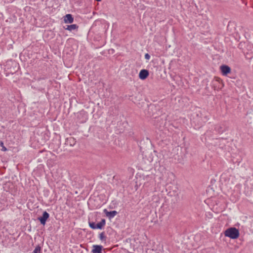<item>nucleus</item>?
<instances>
[{
    "label": "nucleus",
    "instance_id": "nucleus-8",
    "mask_svg": "<svg viewBox=\"0 0 253 253\" xmlns=\"http://www.w3.org/2000/svg\"><path fill=\"white\" fill-rule=\"evenodd\" d=\"M104 212L105 213L107 216H108L110 219H111L116 216L118 212L116 211H108L106 209L104 210Z\"/></svg>",
    "mask_w": 253,
    "mask_h": 253
},
{
    "label": "nucleus",
    "instance_id": "nucleus-2",
    "mask_svg": "<svg viewBox=\"0 0 253 253\" xmlns=\"http://www.w3.org/2000/svg\"><path fill=\"white\" fill-rule=\"evenodd\" d=\"M89 226L92 229H103L106 224V220L104 218L101 219L100 222L96 223L94 222H88Z\"/></svg>",
    "mask_w": 253,
    "mask_h": 253
},
{
    "label": "nucleus",
    "instance_id": "nucleus-1",
    "mask_svg": "<svg viewBox=\"0 0 253 253\" xmlns=\"http://www.w3.org/2000/svg\"><path fill=\"white\" fill-rule=\"evenodd\" d=\"M224 235L232 239H236L240 236L239 231L236 227H232L227 228L224 231Z\"/></svg>",
    "mask_w": 253,
    "mask_h": 253
},
{
    "label": "nucleus",
    "instance_id": "nucleus-17",
    "mask_svg": "<svg viewBox=\"0 0 253 253\" xmlns=\"http://www.w3.org/2000/svg\"><path fill=\"white\" fill-rule=\"evenodd\" d=\"M152 115H152V114H149V116H152Z\"/></svg>",
    "mask_w": 253,
    "mask_h": 253
},
{
    "label": "nucleus",
    "instance_id": "nucleus-3",
    "mask_svg": "<svg viewBox=\"0 0 253 253\" xmlns=\"http://www.w3.org/2000/svg\"><path fill=\"white\" fill-rule=\"evenodd\" d=\"M223 86L222 81L218 77H214L211 82V86L214 90L221 89Z\"/></svg>",
    "mask_w": 253,
    "mask_h": 253
},
{
    "label": "nucleus",
    "instance_id": "nucleus-12",
    "mask_svg": "<svg viewBox=\"0 0 253 253\" xmlns=\"http://www.w3.org/2000/svg\"><path fill=\"white\" fill-rule=\"evenodd\" d=\"M41 247L40 245H38L34 249L33 253H41Z\"/></svg>",
    "mask_w": 253,
    "mask_h": 253
},
{
    "label": "nucleus",
    "instance_id": "nucleus-16",
    "mask_svg": "<svg viewBox=\"0 0 253 253\" xmlns=\"http://www.w3.org/2000/svg\"><path fill=\"white\" fill-rule=\"evenodd\" d=\"M132 134H133V132H129V134H128V135L130 136H131Z\"/></svg>",
    "mask_w": 253,
    "mask_h": 253
},
{
    "label": "nucleus",
    "instance_id": "nucleus-14",
    "mask_svg": "<svg viewBox=\"0 0 253 253\" xmlns=\"http://www.w3.org/2000/svg\"><path fill=\"white\" fill-rule=\"evenodd\" d=\"M145 58L147 60H149L150 58V55L148 53L145 54Z\"/></svg>",
    "mask_w": 253,
    "mask_h": 253
},
{
    "label": "nucleus",
    "instance_id": "nucleus-11",
    "mask_svg": "<svg viewBox=\"0 0 253 253\" xmlns=\"http://www.w3.org/2000/svg\"><path fill=\"white\" fill-rule=\"evenodd\" d=\"M99 238L102 241H105L106 240V236L105 235L104 232H102L99 235Z\"/></svg>",
    "mask_w": 253,
    "mask_h": 253
},
{
    "label": "nucleus",
    "instance_id": "nucleus-15",
    "mask_svg": "<svg viewBox=\"0 0 253 253\" xmlns=\"http://www.w3.org/2000/svg\"><path fill=\"white\" fill-rule=\"evenodd\" d=\"M154 108H155L154 105H150L148 106V110H153Z\"/></svg>",
    "mask_w": 253,
    "mask_h": 253
},
{
    "label": "nucleus",
    "instance_id": "nucleus-6",
    "mask_svg": "<svg viewBox=\"0 0 253 253\" xmlns=\"http://www.w3.org/2000/svg\"><path fill=\"white\" fill-rule=\"evenodd\" d=\"M149 73L146 69H142L139 73V78L142 80H145L149 76Z\"/></svg>",
    "mask_w": 253,
    "mask_h": 253
},
{
    "label": "nucleus",
    "instance_id": "nucleus-13",
    "mask_svg": "<svg viewBox=\"0 0 253 253\" xmlns=\"http://www.w3.org/2000/svg\"><path fill=\"white\" fill-rule=\"evenodd\" d=\"M0 146L1 147V151L5 152L7 150V149L4 146V143L2 141L0 142Z\"/></svg>",
    "mask_w": 253,
    "mask_h": 253
},
{
    "label": "nucleus",
    "instance_id": "nucleus-4",
    "mask_svg": "<svg viewBox=\"0 0 253 253\" xmlns=\"http://www.w3.org/2000/svg\"><path fill=\"white\" fill-rule=\"evenodd\" d=\"M49 217V214L46 211H44L42 215L38 217L37 219L40 221L41 224L44 226L46 224L47 220Z\"/></svg>",
    "mask_w": 253,
    "mask_h": 253
},
{
    "label": "nucleus",
    "instance_id": "nucleus-7",
    "mask_svg": "<svg viewBox=\"0 0 253 253\" xmlns=\"http://www.w3.org/2000/svg\"><path fill=\"white\" fill-rule=\"evenodd\" d=\"M63 18L65 23L71 24L74 22V17L71 14H66Z\"/></svg>",
    "mask_w": 253,
    "mask_h": 253
},
{
    "label": "nucleus",
    "instance_id": "nucleus-9",
    "mask_svg": "<svg viewBox=\"0 0 253 253\" xmlns=\"http://www.w3.org/2000/svg\"><path fill=\"white\" fill-rule=\"evenodd\" d=\"M103 247L101 245H93L92 250V253H102Z\"/></svg>",
    "mask_w": 253,
    "mask_h": 253
},
{
    "label": "nucleus",
    "instance_id": "nucleus-10",
    "mask_svg": "<svg viewBox=\"0 0 253 253\" xmlns=\"http://www.w3.org/2000/svg\"><path fill=\"white\" fill-rule=\"evenodd\" d=\"M79 28V26L77 24H72L70 25H67V27H64V29L66 30L69 31L70 32L72 31L73 30H78Z\"/></svg>",
    "mask_w": 253,
    "mask_h": 253
},
{
    "label": "nucleus",
    "instance_id": "nucleus-5",
    "mask_svg": "<svg viewBox=\"0 0 253 253\" xmlns=\"http://www.w3.org/2000/svg\"><path fill=\"white\" fill-rule=\"evenodd\" d=\"M220 70L223 76H227L231 73V68L226 65H222L220 66Z\"/></svg>",
    "mask_w": 253,
    "mask_h": 253
}]
</instances>
